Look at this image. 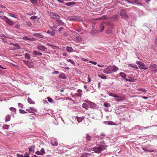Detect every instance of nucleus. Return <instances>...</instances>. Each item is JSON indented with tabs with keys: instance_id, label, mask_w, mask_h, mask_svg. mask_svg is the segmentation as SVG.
Listing matches in <instances>:
<instances>
[{
	"instance_id": "nucleus-2",
	"label": "nucleus",
	"mask_w": 157,
	"mask_h": 157,
	"mask_svg": "<svg viewBox=\"0 0 157 157\" xmlns=\"http://www.w3.org/2000/svg\"><path fill=\"white\" fill-rule=\"evenodd\" d=\"M2 18L3 19L6 23L8 24L10 26H13L14 25L13 22L11 21V20L8 19L6 17L3 16Z\"/></svg>"
},
{
	"instance_id": "nucleus-19",
	"label": "nucleus",
	"mask_w": 157,
	"mask_h": 157,
	"mask_svg": "<svg viewBox=\"0 0 157 157\" xmlns=\"http://www.w3.org/2000/svg\"><path fill=\"white\" fill-rule=\"evenodd\" d=\"M113 72H116L119 70L118 68L114 65L112 67Z\"/></svg>"
},
{
	"instance_id": "nucleus-45",
	"label": "nucleus",
	"mask_w": 157,
	"mask_h": 157,
	"mask_svg": "<svg viewBox=\"0 0 157 157\" xmlns=\"http://www.w3.org/2000/svg\"><path fill=\"white\" fill-rule=\"evenodd\" d=\"M19 111H20V113L22 114H24L27 113V112L22 109H19Z\"/></svg>"
},
{
	"instance_id": "nucleus-31",
	"label": "nucleus",
	"mask_w": 157,
	"mask_h": 157,
	"mask_svg": "<svg viewBox=\"0 0 157 157\" xmlns=\"http://www.w3.org/2000/svg\"><path fill=\"white\" fill-rule=\"evenodd\" d=\"M10 109L11 111L14 113H15L17 111V109L13 107L10 108Z\"/></svg>"
},
{
	"instance_id": "nucleus-7",
	"label": "nucleus",
	"mask_w": 157,
	"mask_h": 157,
	"mask_svg": "<svg viewBox=\"0 0 157 157\" xmlns=\"http://www.w3.org/2000/svg\"><path fill=\"white\" fill-rule=\"evenodd\" d=\"M37 48L43 52H46L47 50V48L46 47L40 44L37 45Z\"/></svg>"
},
{
	"instance_id": "nucleus-5",
	"label": "nucleus",
	"mask_w": 157,
	"mask_h": 157,
	"mask_svg": "<svg viewBox=\"0 0 157 157\" xmlns=\"http://www.w3.org/2000/svg\"><path fill=\"white\" fill-rule=\"evenodd\" d=\"M120 15L122 17L125 19H127L128 18V16L127 13L125 10H122L120 12Z\"/></svg>"
},
{
	"instance_id": "nucleus-43",
	"label": "nucleus",
	"mask_w": 157,
	"mask_h": 157,
	"mask_svg": "<svg viewBox=\"0 0 157 157\" xmlns=\"http://www.w3.org/2000/svg\"><path fill=\"white\" fill-rule=\"evenodd\" d=\"M98 76L100 77L101 78L104 79H106V77L105 76V75H98Z\"/></svg>"
},
{
	"instance_id": "nucleus-64",
	"label": "nucleus",
	"mask_w": 157,
	"mask_h": 157,
	"mask_svg": "<svg viewBox=\"0 0 157 157\" xmlns=\"http://www.w3.org/2000/svg\"><path fill=\"white\" fill-rule=\"evenodd\" d=\"M44 103L45 104H48V102L46 100H44L43 101Z\"/></svg>"
},
{
	"instance_id": "nucleus-30",
	"label": "nucleus",
	"mask_w": 157,
	"mask_h": 157,
	"mask_svg": "<svg viewBox=\"0 0 157 157\" xmlns=\"http://www.w3.org/2000/svg\"><path fill=\"white\" fill-rule=\"evenodd\" d=\"M120 75L121 77L123 78H125L126 77V75L123 72H121Z\"/></svg>"
},
{
	"instance_id": "nucleus-60",
	"label": "nucleus",
	"mask_w": 157,
	"mask_h": 157,
	"mask_svg": "<svg viewBox=\"0 0 157 157\" xmlns=\"http://www.w3.org/2000/svg\"><path fill=\"white\" fill-rule=\"evenodd\" d=\"M27 25L29 26H31L32 25V24H31V23L30 22H27Z\"/></svg>"
},
{
	"instance_id": "nucleus-47",
	"label": "nucleus",
	"mask_w": 157,
	"mask_h": 157,
	"mask_svg": "<svg viewBox=\"0 0 157 157\" xmlns=\"http://www.w3.org/2000/svg\"><path fill=\"white\" fill-rule=\"evenodd\" d=\"M23 39L25 40H29V38L27 36H25L24 37Z\"/></svg>"
},
{
	"instance_id": "nucleus-42",
	"label": "nucleus",
	"mask_w": 157,
	"mask_h": 157,
	"mask_svg": "<svg viewBox=\"0 0 157 157\" xmlns=\"http://www.w3.org/2000/svg\"><path fill=\"white\" fill-rule=\"evenodd\" d=\"M106 33L107 34H109L112 33V31L111 30L108 29L106 31Z\"/></svg>"
},
{
	"instance_id": "nucleus-61",
	"label": "nucleus",
	"mask_w": 157,
	"mask_h": 157,
	"mask_svg": "<svg viewBox=\"0 0 157 157\" xmlns=\"http://www.w3.org/2000/svg\"><path fill=\"white\" fill-rule=\"evenodd\" d=\"M24 62L25 64L27 65L28 63H29L28 62V61L26 60H24Z\"/></svg>"
},
{
	"instance_id": "nucleus-26",
	"label": "nucleus",
	"mask_w": 157,
	"mask_h": 157,
	"mask_svg": "<svg viewBox=\"0 0 157 157\" xmlns=\"http://www.w3.org/2000/svg\"><path fill=\"white\" fill-rule=\"evenodd\" d=\"M82 106L83 108H85L87 110L88 109L89 107H88V105L86 103H83L82 104Z\"/></svg>"
},
{
	"instance_id": "nucleus-3",
	"label": "nucleus",
	"mask_w": 157,
	"mask_h": 157,
	"mask_svg": "<svg viewBox=\"0 0 157 157\" xmlns=\"http://www.w3.org/2000/svg\"><path fill=\"white\" fill-rule=\"evenodd\" d=\"M67 19L68 20L71 21H81V19L76 16H71L67 17Z\"/></svg>"
},
{
	"instance_id": "nucleus-63",
	"label": "nucleus",
	"mask_w": 157,
	"mask_h": 157,
	"mask_svg": "<svg viewBox=\"0 0 157 157\" xmlns=\"http://www.w3.org/2000/svg\"><path fill=\"white\" fill-rule=\"evenodd\" d=\"M63 29V28L62 27H60L59 29V32H61Z\"/></svg>"
},
{
	"instance_id": "nucleus-38",
	"label": "nucleus",
	"mask_w": 157,
	"mask_h": 157,
	"mask_svg": "<svg viewBox=\"0 0 157 157\" xmlns=\"http://www.w3.org/2000/svg\"><path fill=\"white\" fill-rule=\"evenodd\" d=\"M30 1L33 4H37V0H30Z\"/></svg>"
},
{
	"instance_id": "nucleus-58",
	"label": "nucleus",
	"mask_w": 157,
	"mask_h": 157,
	"mask_svg": "<svg viewBox=\"0 0 157 157\" xmlns=\"http://www.w3.org/2000/svg\"><path fill=\"white\" fill-rule=\"evenodd\" d=\"M155 45L157 47V37L155 40Z\"/></svg>"
},
{
	"instance_id": "nucleus-46",
	"label": "nucleus",
	"mask_w": 157,
	"mask_h": 157,
	"mask_svg": "<svg viewBox=\"0 0 157 157\" xmlns=\"http://www.w3.org/2000/svg\"><path fill=\"white\" fill-rule=\"evenodd\" d=\"M108 124L110 125H116L115 123L111 121H109L108 122Z\"/></svg>"
},
{
	"instance_id": "nucleus-53",
	"label": "nucleus",
	"mask_w": 157,
	"mask_h": 157,
	"mask_svg": "<svg viewBox=\"0 0 157 157\" xmlns=\"http://www.w3.org/2000/svg\"><path fill=\"white\" fill-rule=\"evenodd\" d=\"M51 47L53 48H56V49L59 48L58 47L55 46L52 44V46H51Z\"/></svg>"
},
{
	"instance_id": "nucleus-21",
	"label": "nucleus",
	"mask_w": 157,
	"mask_h": 157,
	"mask_svg": "<svg viewBox=\"0 0 157 157\" xmlns=\"http://www.w3.org/2000/svg\"><path fill=\"white\" fill-rule=\"evenodd\" d=\"M88 103L90 105V107L93 108L95 106V104L94 103L90 101H89Z\"/></svg>"
},
{
	"instance_id": "nucleus-8",
	"label": "nucleus",
	"mask_w": 157,
	"mask_h": 157,
	"mask_svg": "<svg viewBox=\"0 0 157 157\" xmlns=\"http://www.w3.org/2000/svg\"><path fill=\"white\" fill-rule=\"evenodd\" d=\"M50 16L52 18L56 19H59L60 16L56 13L51 12L50 13Z\"/></svg>"
},
{
	"instance_id": "nucleus-24",
	"label": "nucleus",
	"mask_w": 157,
	"mask_h": 157,
	"mask_svg": "<svg viewBox=\"0 0 157 157\" xmlns=\"http://www.w3.org/2000/svg\"><path fill=\"white\" fill-rule=\"evenodd\" d=\"M128 66L130 67H132L133 68H134L135 69H138V67L135 64H129Z\"/></svg>"
},
{
	"instance_id": "nucleus-49",
	"label": "nucleus",
	"mask_w": 157,
	"mask_h": 157,
	"mask_svg": "<svg viewBox=\"0 0 157 157\" xmlns=\"http://www.w3.org/2000/svg\"><path fill=\"white\" fill-rule=\"evenodd\" d=\"M36 17L34 16H33L31 17L30 19H33V20H35L36 19Z\"/></svg>"
},
{
	"instance_id": "nucleus-59",
	"label": "nucleus",
	"mask_w": 157,
	"mask_h": 157,
	"mask_svg": "<svg viewBox=\"0 0 157 157\" xmlns=\"http://www.w3.org/2000/svg\"><path fill=\"white\" fill-rule=\"evenodd\" d=\"M86 153H84L82 155L81 157H86Z\"/></svg>"
},
{
	"instance_id": "nucleus-36",
	"label": "nucleus",
	"mask_w": 157,
	"mask_h": 157,
	"mask_svg": "<svg viewBox=\"0 0 157 157\" xmlns=\"http://www.w3.org/2000/svg\"><path fill=\"white\" fill-rule=\"evenodd\" d=\"M27 66L30 68H32L34 66V65L33 63H29L27 64Z\"/></svg>"
},
{
	"instance_id": "nucleus-56",
	"label": "nucleus",
	"mask_w": 157,
	"mask_h": 157,
	"mask_svg": "<svg viewBox=\"0 0 157 157\" xmlns=\"http://www.w3.org/2000/svg\"><path fill=\"white\" fill-rule=\"evenodd\" d=\"M29 40L31 41H34L36 40V39L35 38H29Z\"/></svg>"
},
{
	"instance_id": "nucleus-34",
	"label": "nucleus",
	"mask_w": 157,
	"mask_h": 157,
	"mask_svg": "<svg viewBox=\"0 0 157 157\" xmlns=\"http://www.w3.org/2000/svg\"><path fill=\"white\" fill-rule=\"evenodd\" d=\"M137 90L139 91H142L146 93L147 92V90L144 88H140L138 89Z\"/></svg>"
},
{
	"instance_id": "nucleus-51",
	"label": "nucleus",
	"mask_w": 157,
	"mask_h": 157,
	"mask_svg": "<svg viewBox=\"0 0 157 157\" xmlns=\"http://www.w3.org/2000/svg\"><path fill=\"white\" fill-rule=\"evenodd\" d=\"M20 26V25L18 23L17 24H16L14 25V27L16 28H19Z\"/></svg>"
},
{
	"instance_id": "nucleus-41",
	"label": "nucleus",
	"mask_w": 157,
	"mask_h": 157,
	"mask_svg": "<svg viewBox=\"0 0 157 157\" xmlns=\"http://www.w3.org/2000/svg\"><path fill=\"white\" fill-rule=\"evenodd\" d=\"M68 61L70 62L71 63H72V64H73L74 65H75V62H74V61L72 60L71 59H69L68 60Z\"/></svg>"
},
{
	"instance_id": "nucleus-37",
	"label": "nucleus",
	"mask_w": 157,
	"mask_h": 157,
	"mask_svg": "<svg viewBox=\"0 0 157 157\" xmlns=\"http://www.w3.org/2000/svg\"><path fill=\"white\" fill-rule=\"evenodd\" d=\"M48 100V101L51 103H53V101L52 99L51 98H50L49 97H48L47 98Z\"/></svg>"
},
{
	"instance_id": "nucleus-33",
	"label": "nucleus",
	"mask_w": 157,
	"mask_h": 157,
	"mask_svg": "<svg viewBox=\"0 0 157 157\" xmlns=\"http://www.w3.org/2000/svg\"><path fill=\"white\" fill-rule=\"evenodd\" d=\"M9 126L7 124H4L3 126V128L4 129H7L9 128Z\"/></svg>"
},
{
	"instance_id": "nucleus-57",
	"label": "nucleus",
	"mask_w": 157,
	"mask_h": 157,
	"mask_svg": "<svg viewBox=\"0 0 157 157\" xmlns=\"http://www.w3.org/2000/svg\"><path fill=\"white\" fill-rule=\"evenodd\" d=\"M17 157H24L22 155H21L19 154H17L16 155Z\"/></svg>"
},
{
	"instance_id": "nucleus-18",
	"label": "nucleus",
	"mask_w": 157,
	"mask_h": 157,
	"mask_svg": "<svg viewBox=\"0 0 157 157\" xmlns=\"http://www.w3.org/2000/svg\"><path fill=\"white\" fill-rule=\"evenodd\" d=\"M65 5L68 6H69L72 5H75V2H67L65 3Z\"/></svg>"
},
{
	"instance_id": "nucleus-13",
	"label": "nucleus",
	"mask_w": 157,
	"mask_h": 157,
	"mask_svg": "<svg viewBox=\"0 0 157 157\" xmlns=\"http://www.w3.org/2000/svg\"><path fill=\"white\" fill-rule=\"evenodd\" d=\"M56 22L58 25L63 26L64 24L63 22L59 19L56 20Z\"/></svg>"
},
{
	"instance_id": "nucleus-54",
	"label": "nucleus",
	"mask_w": 157,
	"mask_h": 157,
	"mask_svg": "<svg viewBox=\"0 0 157 157\" xmlns=\"http://www.w3.org/2000/svg\"><path fill=\"white\" fill-rule=\"evenodd\" d=\"M82 93H77L76 95L77 97H80L82 96Z\"/></svg>"
},
{
	"instance_id": "nucleus-39",
	"label": "nucleus",
	"mask_w": 157,
	"mask_h": 157,
	"mask_svg": "<svg viewBox=\"0 0 157 157\" xmlns=\"http://www.w3.org/2000/svg\"><path fill=\"white\" fill-rule=\"evenodd\" d=\"M125 80L127 81H128L129 82H134V81H135V80H136V79H128V78H126L125 79Z\"/></svg>"
},
{
	"instance_id": "nucleus-4",
	"label": "nucleus",
	"mask_w": 157,
	"mask_h": 157,
	"mask_svg": "<svg viewBox=\"0 0 157 157\" xmlns=\"http://www.w3.org/2000/svg\"><path fill=\"white\" fill-rule=\"evenodd\" d=\"M136 63L139 65V67L142 69L146 70L148 68V67L145 66L144 63L142 62L137 61Z\"/></svg>"
},
{
	"instance_id": "nucleus-32",
	"label": "nucleus",
	"mask_w": 157,
	"mask_h": 157,
	"mask_svg": "<svg viewBox=\"0 0 157 157\" xmlns=\"http://www.w3.org/2000/svg\"><path fill=\"white\" fill-rule=\"evenodd\" d=\"M86 139L88 140L89 141H91L92 137H90L89 135L87 134L86 137Z\"/></svg>"
},
{
	"instance_id": "nucleus-23",
	"label": "nucleus",
	"mask_w": 157,
	"mask_h": 157,
	"mask_svg": "<svg viewBox=\"0 0 157 157\" xmlns=\"http://www.w3.org/2000/svg\"><path fill=\"white\" fill-rule=\"evenodd\" d=\"M34 147H35V146H31L29 148V152H33V151L34 150Z\"/></svg>"
},
{
	"instance_id": "nucleus-10",
	"label": "nucleus",
	"mask_w": 157,
	"mask_h": 157,
	"mask_svg": "<svg viewBox=\"0 0 157 157\" xmlns=\"http://www.w3.org/2000/svg\"><path fill=\"white\" fill-rule=\"evenodd\" d=\"M29 109H26V111L30 113H34V111H36L37 109L33 107H30Z\"/></svg>"
},
{
	"instance_id": "nucleus-16",
	"label": "nucleus",
	"mask_w": 157,
	"mask_h": 157,
	"mask_svg": "<svg viewBox=\"0 0 157 157\" xmlns=\"http://www.w3.org/2000/svg\"><path fill=\"white\" fill-rule=\"evenodd\" d=\"M59 77L63 79H66L67 78L65 75L63 73L60 74L59 75Z\"/></svg>"
},
{
	"instance_id": "nucleus-15",
	"label": "nucleus",
	"mask_w": 157,
	"mask_h": 157,
	"mask_svg": "<svg viewBox=\"0 0 157 157\" xmlns=\"http://www.w3.org/2000/svg\"><path fill=\"white\" fill-rule=\"evenodd\" d=\"M119 99V101H122L124 100L125 99V97L124 96H118V97Z\"/></svg>"
},
{
	"instance_id": "nucleus-27",
	"label": "nucleus",
	"mask_w": 157,
	"mask_h": 157,
	"mask_svg": "<svg viewBox=\"0 0 157 157\" xmlns=\"http://www.w3.org/2000/svg\"><path fill=\"white\" fill-rule=\"evenodd\" d=\"M33 35L36 37L38 36L41 38H43V35H41L38 33H35Z\"/></svg>"
},
{
	"instance_id": "nucleus-22",
	"label": "nucleus",
	"mask_w": 157,
	"mask_h": 157,
	"mask_svg": "<svg viewBox=\"0 0 157 157\" xmlns=\"http://www.w3.org/2000/svg\"><path fill=\"white\" fill-rule=\"evenodd\" d=\"M28 101L30 104H34L35 103L34 101L29 98H28Z\"/></svg>"
},
{
	"instance_id": "nucleus-40",
	"label": "nucleus",
	"mask_w": 157,
	"mask_h": 157,
	"mask_svg": "<svg viewBox=\"0 0 157 157\" xmlns=\"http://www.w3.org/2000/svg\"><path fill=\"white\" fill-rule=\"evenodd\" d=\"M8 14L11 17H13L14 18H17V17H15V15L13 13H8Z\"/></svg>"
},
{
	"instance_id": "nucleus-28",
	"label": "nucleus",
	"mask_w": 157,
	"mask_h": 157,
	"mask_svg": "<svg viewBox=\"0 0 157 157\" xmlns=\"http://www.w3.org/2000/svg\"><path fill=\"white\" fill-rule=\"evenodd\" d=\"M104 106L106 107H110L111 105L109 103L107 102H105L104 103Z\"/></svg>"
},
{
	"instance_id": "nucleus-17",
	"label": "nucleus",
	"mask_w": 157,
	"mask_h": 157,
	"mask_svg": "<svg viewBox=\"0 0 157 157\" xmlns=\"http://www.w3.org/2000/svg\"><path fill=\"white\" fill-rule=\"evenodd\" d=\"M11 118L10 116L8 114L5 117V121L6 122L7 121H10Z\"/></svg>"
},
{
	"instance_id": "nucleus-50",
	"label": "nucleus",
	"mask_w": 157,
	"mask_h": 157,
	"mask_svg": "<svg viewBox=\"0 0 157 157\" xmlns=\"http://www.w3.org/2000/svg\"><path fill=\"white\" fill-rule=\"evenodd\" d=\"M36 154L38 155H43V154H42V153L40 152V151H37L36 152Z\"/></svg>"
},
{
	"instance_id": "nucleus-29",
	"label": "nucleus",
	"mask_w": 157,
	"mask_h": 157,
	"mask_svg": "<svg viewBox=\"0 0 157 157\" xmlns=\"http://www.w3.org/2000/svg\"><path fill=\"white\" fill-rule=\"evenodd\" d=\"M77 120L79 122H80L82 121L83 120V118L82 117H76Z\"/></svg>"
},
{
	"instance_id": "nucleus-1",
	"label": "nucleus",
	"mask_w": 157,
	"mask_h": 157,
	"mask_svg": "<svg viewBox=\"0 0 157 157\" xmlns=\"http://www.w3.org/2000/svg\"><path fill=\"white\" fill-rule=\"evenodd\" d=\"M93 149L95 152L99 153L101 151L105 150L106 147L105 146L103 145L98 147H94Z\"/></svg>"
},
{
	"instance_id": "nucleus-11",
	"label": "nucleus",
	"mask_w": 157,
	"mask_h": 157,
	"mask_svg": "<svg viewBox=\"0 0 157 157\" xmlns=\"http://www.w3.org/2000/svg\"><path fill=\"white\" fill-rule=\"evenodd\" d=\"M109 95L110 96L114 97L116 101H117L118 102H119V99L118 98V96L116 94H114L113 93H110L109 94Z\"/></svg>"
},
{
	"instance_id": "nucleus-9",
	"label": "nucleus",
	"mask_w": 157,
	"mask_h": 157,
	"mask_svg": "<svg viewBox=\"0 0 157 157\" xmlns=\"http://www.w3.org/2000/svg\"><path fill=\"white\" fill-rule=\"evenodd\" d=\"M149 68L152 71L157 72V65L155 64L151 63L149 66Z\"/></svg>"
},
{
	"instance_id": "nucleus-6",
	"label": "nucleus",
	"mask_w": 157,
	"mask_h": 157,
	"mask_svg": "<svg viewBox=\"0 0 157 157\" xmlns=\"http://www.w3.org/2000/svg\"><path fill=\"white\" fill-rule=\"evenodd\" d=\"M103 72L104 73L109 74L113 72L112 68L111 66L107 67L106 69L104 70Z\"/></svg>"
},
{
	"instance_id": "nucleus-35",
	"label": "nucleus",
	"mask_w": 157,
	"mask_h": 157,
	"mask_svg": "<svg viewBox=\"0 0 157 157\" xmlns=\"http://www.w3.org/2000/svg\"><path fill=\"white\" fill-rule=\"evenodd\" d=\"M25 57L27 59H29L30 58V55L27 53L25 54Z\"/></svg>"
},
{
	"instance_id": "nucleus-25",
	"label": "nucleus",
	"mask_w": 157,
	"mask_h": 157,
	"mask_svg": "<svg viewBox=\"0 0 157 157\" xmlns=\"http://www.w3.org/2000/svg\"><path fill=\"white\" fill-rule=\"evenodd\" d=\"M73 49L71 47H67L66 48V50L68 52H71L73 51Z\"/></svg>"
},
{
	"instance_id": "nucleus-20",
	"label": "nucleus",
	"mask_w": 157,
	"mask_h": 157,
	"mask_svg": "<svg viewBox=\"0 0 157 157\" xmlns=\"http://www.w3.org/2000/svg\"><path fill=\"white\" fill-rule=\"evenodd\" d=\"M100 32H102L104 30V26L103 23H101L100 25Z\"/></svg>"
},
{
	"instance_id": "nucleus-48",
	"label": "nucleus",
	"mask_w": 157,
	"mask_h": 157,
	"mask_svg": "<svg viewBox=\"0 0 157 157\" xmlns=\"http://www.w3.org/2000/svg\"><path fill=\"white\" fill-rule=\"evenodd\" d=\"M18 105L19 108H23V106L22 105L21 103H18Z\"/></svg>"
},
{
	"instance_id": "nucleus-12",
	"label": "nucleus",
	"mask_w": 157,
	"mask_h": 157,
	"mask_svg": "<svg viewBox=\"0 0 157 157\" xmlns=\"http://www.w3.org/2000/svg\"><path fill=\"white\" fill-rule=\"evenodd\" d=\"M51 144L54 146H56L58 144V142L56 140H52L50 141Z\"/></svg>"
},
{
	"instance_id": "nucleus-44",
	"label": "nucleus",
	"mask_w": 157,
	"mask_h": 157,
	"mask_svg": "<svg viewBox=\"0 0 157 157\" xmlns=\"http://www.w3.org/2000/svg\"><path fill=\"white\" fill-rule=\"evenodd\" d=\"M76 39L77 40L79 41H80L82 40L81 38L79 36H77L76 38Z\"/></svg>"
},
{
	"instance_id": "nucleus-14",
	"label": "nucleus",
	"mask_w": 157,
	"mask_h": 157,
	"mask_svg": "<svg viewBox=\"0 0 157 157\" xmlns=\"http://www.w3.org/2000/svg\"><path fill=\"white\" fill-rule=\"evenodd\" d=\"M33 54L34 55L37 56H41L42 54V53L41 52L35 51H33Z\"/></svg>"
},
{
	"instance_id": "nucleus-52",
	"label": "nucleus",
	"mask_w": 157,
	"mask_h": 157,
	"mask_svg": "<svg viewBox=\"0 0 157 157\" xmlns=\"http://www.w3.org/2000/svg\"><path fill=\"white\" fill-rule=\"evenodd\" d=\"M40 152L44 154L45 153L44 150V148H42L40 150Z\"/></svg>"
},
{
	"instance_id": "nucleus-55",
	"label": "nucleus",
	"mask_w": 157,
	"mask_h": 157,
	"mask_svg": "<svg viewBox=\"0 0 157 157\" xmlns=\"http://www.w3.org/2000/svg\"><path fill=\"white\" fill-rule=\"evenodd\" d=\"M90 62L94 65H96L97 63L96 62H94L93 61H90Z\"/></svg>"
},
{
	"instance_id": "nucleus-62",
	"label": "nucleus",
	"mask_w": 157,
	"mask_h": 157,
	"mask_svg": "<svg viewBox=\"0 0 157 157\" xmlns=\"http://www.w3.org/2000/svg\"><path fill=\"white\" fill-rule=\"evenodd\" d=\"M53 74H59V72L58 71H55L53 72Z\"/></svg>"
}]
</instances>
